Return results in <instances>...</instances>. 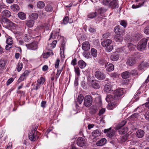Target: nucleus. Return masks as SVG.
<instances>
[{
    "label": "nucleus",
    "instance_id": "obj_1",
    "mask_svg": "<svg viewBox=\"0 0 149 149\" xmlns=\"http://www.w3.org/2000/svg\"><path fill=\"white\" fill-rule=\"evenodd\" d=\"M112 41L110 39H107L103 41L101 44L104 47H106V50L108 52H111L113 49V46L112 44Z\"/></svg>",
    "mask_w": 149,
    "mask_h": 149
},
{
    "label": "nucleus",
    "instance_id": "obj_2",
    "mask_svg": "<svg viewBox=\"0 0 149 149\" xmlns=\"http://www.w3.org/2000/svg\"><path fill=\"white\" fill-rule=\"evenodd\" d=\"M126 123V121L123 120L116 127V128L117 130H119L118 132L120 134H125L128 131L127 128L126 127H123Z\"/></svg>",
    "mask_w": 149,
    "mask_h": 149
},
{
    "label": "nucleus",
    "instance_id": "obj_3",
    "mask_svg": "<svg viewBox=\"0 0 149 149\" xmlns=\"http://www.w3.org/2000/svg\"><path fill=\"white\" fill-rule=\"evenodd\" d=\"M148 40L144 38L142 39L138 43L137 49L140 51L144 50L146 48Z\"/></svg>",
    "mask_w": 149,
    "mask_h": 149
},
{
    "label": "nucleus",
    "instance_id": "obj_4",
    "mask_svg": "<svg viewBox=\"0 0 149 149\" xmlns=\"http://www.w3.org/2000/svg\"><path fill=\"white\" fill-rule=\"evenodd\" d=\"M92 97L90 95L86 96L84 99V104L86 107H89L92 104Z\"/></svg>",
    "mask_w": 149,
    "mask_h": 149
},
{
    "label": "nucleus",
    "instance_id": "obj_5",
    "mask_svg": "<svg viewBox=\"0 0 149 149\" xmlns=\"http://www.w3.org/2000/svg\"><path fill=\"white\" fill-rule=\"evenodd\" d=\"M123 94V89L119 88L115 91L113 93L114 100H119L120 97Z\"/></svg>",
    "mask_w": 149,
    "mask_h": 149
},
{
    "label": "nucleus",
    "instance_id": "obj_6",
    "mask_svg": "<svg viewBox=\"0 0 149 149\" xmlns=\"http://www.w3.org/2000/svg\"><path fill=\"white\" fill-rule=\"evenodd\" d=\"M37 132L35 133L34 130H31L29 134V139L33 141H35L38 138V136H37Z\"/></svg>",
    "mask_w": 149,
    "mask_h": 149
},
{
    "label": "nucleus",
    "instance_id": "obj_7",
    "mask_svg": "<svg viewBox=\"0 0 149 149\" xmlns=\"http://www.w3.org/2000/svg\"><path fill=\"white\" fill-rule=\"evenodd\" d=\"M95 76L96 78L100 80L104 79L106 76L102 72L100 71H96L95 73Z\"/></svg>",
    "mask_w": 149,
    "mask_h": 149
},
{
    "label": "nucleus",
    "instance_id": "obj_8",
    "mask_svg": "<svg viewBox=\"0 0 149 149\" xmlns=\"http://www.w3.org/2000/svg\"><path fill=\"white\" fill-rule=\"evenodd\" d=\"M104 133H107V136L109 138H112L115 134L114 130H111V128L104 130Z\"/></svg>",
    "mask_w": 149,
    "mask_h": 149
},
{
    "label": "nucleus",
    "instance_id": "obj_9",
    "mask_svg": "<svg viewBox=\"0 0 149 149\" xmlns=\"http://www.w3.org/2000/svg\"><path fill=\"white\" fill-rule=\"evenodd\" d=\"M76 142L78 146L82 147L85 145L86 141L83 138L79 137L77 139Z\"/></svg>",
    "mask_w": 149,
    "mask_h": 149
},
{
    "label": "nucleus",
    "instance_id": "obj_10",
    "mask_svg": "<svg viewBox=\"0 0 149 149\" xmlns=\"http://www.w3.org/2000/svg\"><path fill=\"white\" fill-rule=\"evenodd\" d=\"M29 72L28 70H26L21 76L20 78L18 80V82L20 83L21 81H23L26 77L28 76L29 74Z\"/></svg>",
    "mask_w": 149,
    "mask_h": 149
},
{
    "label": "nucleus",
    "instance_id": "obj_11",
    "mask_svg": "<svg viewBox=\"0 0 149 149\" xmlns=\"http://www.w3.org/2000/svg\"><path fill=\"white\" fill-rule=\"evenodd\" d=\"M26 46L28 49L34 50L37 48V43L36 42H33L31 44L26 45Z\"/></svg>",
    "mask_w": 149,
    "mask_h": 149
},
{
    "label": "nucleus",
    "instance_id": "obj_12",
    "mask_svg": "<svg viewBox=\"0 0 149 149\" xmlns=\"http://www.w3.org/2000/svg\"><path fill=\"white\" fill-rule=\"evenodd\" d=\"M90 46L88 42L86 41L84 42L82 44V48L83 50L85 51H87L90 49Z\"/></svg>",
    "mask_w": 149,
    "mask_h": 149
},
{
    "label": "nucleus",
    "instance_id": "obj_13",
    "mask_svg": "<svg viewBox=\"0 0 149 149\" xmlns=\"http://www.w3.org/2000/svg\"><path fill=\"white\" fill-rule=\"evenodd\" d=\"M92 86L95 89H98L100 88V86L98 83V81L95 80H92L91 81Z\"/></svg>",
    "mask_w": 149,
    "mask_h": 149
},
{
    "label": "nucleus",
    "instance_id": "obj_14",
    "mask_svg": "<svg viewBox=\"0 0 149 149\" xmlns=\"http://www.w3.org/2000/svg\"><path fill=\"white\" fill-rule=\"evenodd\" d=\"M114 31L116 33L121 34H123L124 31V30L122 29L120 26H118L115 27Z\"/></svg>",
    "mask_w": 149,
    "mask_h": 149
},
{
    "label": "nucleus",
    "instance_id": "obj_15",
    "mask_svg": "<svg viewBox=\"0 0 149 149\" xmlns=\"http://www.w3.org/2000/svg\"><path fill=\"white\" fill-rule=\"evenodd\" d=\"M145 132L143 130H139L136 131V136L139 138H141L144 136Z\"/></svg>",
    "mask_w": 149,
    "mask_h": 149
},
{
    "label": "nucleus",
    "instance_id": "obj_16",
    "mask_svg": "<svg viewBox=\"0 0 149 149\" xmlns=\"http://www.w3.org/2000/svg\"><path fill=\"white\" fill-rule=\"evenodd\" d=\"M119 57V56L118 54L113 53L111 56L110 58L112 61H116L118 60Z\"/></svg>",
    "mask_w": 149,
    "mask_h": 149
},
{
    "label": "nucleus",
    "instance_id": "obj_17",
    "mask_svg": "<svg viewBox=\"0 0 149 149\" xmlns=\"http://www.w3.org/2000/svg\"><path fill=\"white\" fill-rule=\"evenodd\" d=\"M107 140L105 138H103L100 141L97 142L96 144L98 146H103L105 144Z\"/></svg>",
    "mask_w": 149,
    "mask_h": 149
},
{
    "label": "nucleus",
    "instance_id": "obj_18",
    "mask_svg": "<svg viewBox=\"0 0 149 149\" xmlns=\"http://www.w3.org/2000/svg\"><path fill=\"white\" fill-rule=\"evenodd\" d=\"M6 63L5 60L3 59L0 60V71H1L4 69Z\"/></svg>",
    "mask_w": 149,
    "mask_h": 149
},
{
    "label": "nucleus",
    "instance_id": "obj_19",
    "mask_svg": "<svg viewBox=\"0 0 149 149\" xmlns=\"http://www.w3.org/2000/svg\"><path fill=\"white\" fill-rule=\"evenodd\" d=\"M135 63V60L134 58L132 57H129L127 59V65L132 66Z\"/></svg>",
    "mask_w": 149,
    "mask_h": 149
},
{
    "label": "nucleus",
    "instance_id": "obj_20",
    "mask_svg": "<svg viewBox=\"0 0 149 149\" xmlns=\"http://www.w3.org/2000/svg\"><path fill=\"white\" fill-rule=\"evenodd\" d=\"M101 134V131L100 130H97L94 131L92 133V136L94 138H96L100 136Z\"/></svg>",
    "mask_w": 149,
    "mask_h": 149
},
{
    "label": "nucleus",
    "instance_id": "obj_21",
    "mask_svg": "<svg viewBox=\"0 0 149 149\" xmlns=\"http://www.w3.org/2000/svg\"><path fill=\"white\" fill-rule=\"evenodd\" d=\"M118 102H113L108 104V108L110 109H112L113 108L115 107L118 104Z\"/></svg>",
    "mask_w": 149,
    "mask_h": 149
},
{
    "label": "nucleus",
    "instance_id": "obj_22",
    "mask_svg": "<svg viewBox=\"0 0 149 149\" xmlns=\"http://www.w3.org/2000/svg\"><path fill=\"white\" fill-rule=\"evenodd\" d=\"M148 66L149 65L148 63L143 62L139 66L138 68L139 69L142 70Z\"/></svg>",
    "mask_w": 149,
    "mask_h": 149
},
{
    "label": "nucleus",
    "instance_id": "obj_23",
    "mask_svg": "<svg viewBox=\"0 0 149 149\" xmlns=\"http://www.w3.org/2000/svg\"><path fill=\"white\" fill-rule=\"evenodd\" d=\"M118 3L116 0H113L111 1L109 7H110L111 8H114L118 7Z\"/></svg>",
    "mask_w": 149,
    "mask_h": 149
},
{
    "label": "nucleus",
    "instance_id": "obj_24",
    "mask_svg": "<svg viewBox=\"0 0 149 149\" xmlns=\"http://www.w3.org/2000/svg\"><path fill=\"white\" fill-rule=\"evenodd\" d=\"M2 20L3 22L7 23L10 26H14V24L7 18L2 17Z\"/></svg>",
    "mask_w": 149,
    "mask_h": 149
},
{
    "label": "nucleus",
    "instance_id": "obj_25",
    "mask_svg": "<svg viewBox=\"0 0 149 149\" xmlns=\"http://www.w3.org/2000/svg\"><path fill=\"white\" fill-rule=\"evenodd\" d=\"M112 85L111 84L108 83L106 84L104 88V91L106 92H109L112 89Z\"/></svg>",
    "mask_w": 149,
    "mask_h": 149
},
{
    "label": "nucleus",
    "instance_id": "obj_26",
    "mask_svg": "<svg viewBox=\"0 0 149 149\" xmlns=\"http://www.w3.org/2000/svg\"><path fill=\"white\" fill-rule=\"evenodd\" d=\"M114 40L117 42H121L123 41L122 37L120 34H117L114 36Z\"/></svg>",
    "mask_w": 149,
    "mask_h": 149
},
{
    "label": "nucleus",
    "instance_id": "obj_27",
    "mask_svg": "<svg viewBox=\"0 0 149 149\" xmlns=\"http://www.w3.org/2000/svg\"><path fill=\"white\" fill-rule=\"evenodd\" d=\"M11 9L14 12H17L20 10V8L18 5L16 4H13L10 6Z\"/></svg>",
    "mask_w": 149,
    "mask_h": 149
},
{
    "label": "nucleus",
    "instance_id": "obj_28",
    "mask_svg": "<svg viewBox=\"0 0 149 149\" xmlns=\"http://www.w3.org/2000/svg\"><path fill=\"white\" fill-rule=\"evenodd\" d=\"M2 14L3 15L2 17H9L11 16L10 12L8 10H5L3 11L2 12Z\"/></svg>",
    "mask_w": 149,
    "mask_h": 149
},
{
    "label": "nucleus",
    "instance_id": "obj_29",
    "mask_svg": "<svg viewBox=\"0 0 149 149\" xmlns=\"http://www.w3.org/2000/svg\"><path fill=\"white\" fill-rule=\"evenodd\" d=\"M106 67H105L107 68V70L109 72L112 71L114 69V66L113 64L111 63H109L107 65V64L106 65Z\"/></svg>",
    "mask_w": 149,
    "mask_h": 149
},
{
    "label": "nucleus",
    "instance_id": "obj_30",
    "mask_svg": "<svg viewBox=\"0 0 149 149\" xmlns=\"http://www.w3.org/2000/svg\"><path fill=\"white\" fill-rule=\"evenodd\" d=\"M78 64L79 67L81 69L84 68L86 65V63L82 60L79 61Z\"/></svg>",
    "mask_w": 149,
    "mask_h": 149
},
{
    "label": "nucleus",
    "instance_id": "obj_31",
    "mask_svg": "<svg viewBox=\"0 0 149 149\" xmlns=\"http://www.w3.org/2000/svg\"><path fill=\"white\" fill-rule=\"evenodd\" d=\"M84 99V97L82 95H80L78 97L77 99V102L76 103V106H77L78 103L79 104H81L83 100Z\"/></svg>",
    "mask_w": 149,
    "mask_h": 149
},
{
    "label": "nucleus",
    "instance_id": "obj_32",
    "mask_svg": "<svg viewBox=\"0 0 149 149\" xmlns=\"http://www.w3.org/2000/svg\"><path fill=\"white\" fill-rule=\"evenodd\" d=\"M130 75V74L128 71H126L123 72L121 74V76L123 79H127L129 77Z\"/></svg>",
    "mask_w": 149,
    "mask_h": 149
},
{
    "label": "nucleus",
    "instance_id": "obj_33",
    "mask_svg": "<svg viewBox=\"0 0 149 149\" xmlns=\"http://www.w3.org/2000/svg\"><path fill=\"white\" fill-rule=\"evenodd\" d=\"M18 17L22 20H24L26 18V15L23 12H20L17 14Z\"/></svg>",
    "mask_w": 149,
    "mask_h": 149
},
{
    "label": "nucleus",
    "instance_id": "obj_34",
    "mask_svg": "<svg viewBox=\"0 0 149 149\" xmlns=\"http://www.w3.org/2000/svg\"><path fill=\"white\" fill-rule=\"evenodd\" d=\"M91 54L93 57H96L97 55V50L94 48H92L91 49Z\"/></svg>",
    "mask_w": 149,
    "mask_h": 149
},
{
    "label": "nucleus",
    "instance_id": "obj_35",
    "mask_svg": "<svg viewBox=\"0 0 149 149\" xmlns=\"http://www.w3.org/2000/svg\"><path fill=\"white\" fill-rule=\"evenodd\" d=\"M145 2V0H143V1L142 3H139L138 4L135 5L134 4L132 6V8H137L144 5V4Z\"/></svg>",
    "mask_w": 149,
    "mask_h": 149
},
{
    "label": "nucleus",
    "instance_id": "obj_36",
    "mask_svg": "<svg viewBox=\"0 0 149 149\" xmlns=\"http://www.w3.org/2000/svg\"><path fill=\"white\" fill-rule=\"evenodd\" d=\"M45 6V3L42 1H39L38 2L37 4V7L40 9L42 8Z\"/></svg>",
    "mask_w": 149,
    "mask_h": 149
},
{
    "label": "nucleus",
    "instance_id": "obj_37",
    "mask_svg": "<svg viewBox=\"0 0 149 149\" xmlns=\"http://www.w3.org/2000/svg\"><path fill=\"white\" fill-rule=\"evenodd\" d=\"M34 21L33 20L28 21L26 22V25L29 27H31L33 26Z\"/></svg>",
    "mask_w": 149,
    "mask_h": 149
},
{
    "label": "nucleus",
    "instance_id": "obj_38",
    "mask_svg": "<svg viewBox=\"0 0 149 149\" xmlns=\"http://www.w3.org/2000/svg\"><path fill=\"white\" fill-rule=\"evenodd\" d=\"M45 9L46 11L49 12H52L53 10V7L50 5H47Z\"/></svg>",
    "mask_w": 149,
    "mask_h": 149
},
{
    "label": "nucleus",
    "instance_id": "obj_39",
    "mask_svg": "<svg viewBox=\"0 0 149 149\" xmlns=\"http://www.w3.org/2000/svg\"><path fill=\"white\" fill-rule=\"evenodd\" d=\"M45 82V79L42 77H40L37 80V82L38 84H39V86H40V85H42Z\"/></svg>",
    "mask_w": 149,
    "mask_h": 149
},
{
    "label": "nucleus",
    "instance_id": "obj_40",
    "mask_svg": "<svg viewBox=\"0 0 149 149\" xmlns=\"http://www.w3.org/2000/svg\"><path fill=\"white\" fill-rule=\"evenodd\" d=\"M53 53L52 51L49 52H47V53H45L43 54V58H47L50 55H53Z\"/></svg>",
    "mask_w": 149,
    "mask_h": 149
},
{
    "label": "nucleus",
    "instance_id": "obj_41",
    "mask_svg": "<svg viewBox=\"0 0 149 149\" xmlns=\"http://www.w3.org/2000/svg\"><path fill=\"white\" fill-rule=\"evenodd\" d=\"M38 17V14L36 13H32L30 15V18L32 20H33L34 19H37Z\"/></svg>",
    "mask_w": 149,
    "mask_h": 149
},
{
    "label": "nucleus",
    "instance_id": "obj_42",
    "mask_svg": "<svg viewBox=\"0 0 149 149\" xmlns=\"http://www.w3.org/2000/svg\"><path fill=\"white\" fill-rule=\"evenodd\" d=\"M127 47L129 49L130 51H132L135 49L136 47V46L133 44L130 43L127 45Z\"/></svg>",
    "mask_w": 149,
    "mask_h": 149
},
{
    "label": "nucleus",
    "instance_id": "obj_43",
    "mask_svg": "<svg viewBox=\"0 0 149 149\" xmlns=\"http://www.w3.org/2000/svg\"><path fill=\"white\" fill-rule=\"evenodd\" d=\"M97 14L96 12L91 13L88 15V17L91 19L93 18L96 16Z\"/></svg>",
    "mask_w": 149,
    "mask_h": 149
},
{
    "label": "nucleus",
    "instance_id": "obj_44",
    "mask_svg": "<svg viewBox=\"0 0 149 149\" xmlns=\"http://www.w3.org/2000/svg\"><path fill=\"white\" fill-rule=\"evenodd\" d=\"M111 1V0H103L102 3L104 5L109 7Z\"/></svg>",
    "mask_w": 149,
    "mask_h": 149
},
{
    "label": "nucleus",
    "instance_id": "obj_45",
    "mask_svg": "<svg viewBox=\"0 0 149 149\" xmlns=\"http://www.w3.org/2000/svg\"><path fill=\"white\" fill-rule=\"evenodd\" d=\"M106 11L107 9L106 8H101L98 10V12L99 13L102 14L105 12Z\"/></svg>",
    "mask_w": 149,
    "mask_h": 149
},
{
    "label": "nucleus",
    "instance_id": "obj_46",
    "mask_svg": "<svg viewBox=\"0 0 149 149\" xmlns=\"http://www.w3.org/2000/svg\"><path fill=\"white\" fill-rule=\"evenodd\" d=\"M6 43L7 44H10L12 45L13 43V41L11 37H9V38L7 39Z\"/></svg>",
    "mask_w": 149,
    "mask_h": 149
},
{
    "label": "nucleus",
    "instance_id": "obj_47",
    "mask_svg": "<svg viewBox=\"0 0 149 149\" xmlns=\"http://www.w3.org/2000/svg\"><path fill=\"white\" fill-rule=\"evenodd\" d=\"M98 111L97 108L96 107H94L92 108L91 110V113L92 114L95 113Z\"/></svg>",
    "mask_w": 149,
    "mask_h": 149
},
{
    "label": "nucleus",
    "instance_id": "obj_48",
    "mask_svg": "<svg viewBox=\"0 0 149 149\" xmlns=\"http://www.w3.org/2000/svg\"><path fill=\"white\" fill-rule=\"evenodd\" d=\"M116 51L117 52H126V51L125 50V49L124 47L118 48L117 49Z\"/></svg>",
    "mask_w": 149,
    "mask_h": 149
},
{
    "label": "nucleus",
    "instance_id": "obj_49",
    "mask_svg": "<svg viewBox=\"0 0 149 149\" xmlns=\"http://www.w3.org/2000/svg\"><path fill=\"white\" fill-rule=\"evenodd\" d=\"M120 24L123 26L124 28H125L127 26V23L124 20H122L121 21Z\"/></svg>",
    "mask_w": 149,
    "mask_h": 149
},
{
    "label": "nucleus",
    "instance_id": "obj_50",
    "mask_svg": "<svg viewBox=\"0 0 149 149\" xmlns=\"http://www.w3.org/2000/svg\"><path fill=\"white\" fill-rule=\"evenodd\" d=\"M74 71L79 76L80 75V70L79 68L76 67L74 68Z\"/></svg>",
    "mask_w": 149,
    "mask_h": 149
},
{
    "label": "nucleus",
    "instance_id": "obj_51",
    "mask_svg": "<svg viewBox=\"0 0 149 149\" xmlns=\"http://www.w3.org/2000/svg\"><path fill=\"white\" fill-rule=\"evenodd\" d=\"M130 73V75L132 74L134 76L138 75L137 71L134 70H132Z\"/></svg>",
    "mask_w": 149,
    "mask_h": 149
},
{
    "label": "nucleus",
    "instance_id": "obj_52",
    "mask_svg": "<svg viewBox=\"0 0 149 149\" xmlns=\"http://www.w3.org/2000/svg\"><path fill=\"white\" fill-rule=\"evenodd\" d=\"M17 70L18 72H19L22 69V63H19L17 66Z\"/></svg>",
    "mask_w": 149,
    "mask_h": 149
},
{
    "label": "nucleus",
    "instance_id": "obj_53",
    "mask_svg": "<svg viewBox=\"0 0 149 149\" xmlns=\"http://www.w3.org/2000/svg\"><path fill=\"white\" fill-rule=\"evenodd\" d=\"M144 32L146 34L149 35V26H147L145 28Z\"/></svg>",
    "mask_w": 149,
    "mask_h": 149
},
{
    "label": "nucleus",
    "instance_id": "obj_54",
    "mask_svg": "<svg viewBox=\"0 0 149 149\" xmlns=\"http://www.w3.org/2000/svg\"><path fill=\"white\" fill-rule=\"evenodd\" d=\"M127 135H125L123 136L121 138V141L123 142H125L127 139Z\"/></svg>",
    "mask_w": 149,
    "mask_h": 149
},
{
    "label": "nucleus",
    "instance_id": "obj_55",
    "mask_svg": "<svg viewBox=\"0 0 149 149\" xmlns=\"http://www.w3.org/2000/svg\"><path fill=\"white\" fill-rule=\"evenodd\" d=\"M13 80L14 79L13 78H10L8 79L6 83L7 85H9L12 82Z\"/></svg>",
    "mask_w": 149,
    "mask_h": 149
},
{
    "label": "nucleus",
    "instance_id": "obj_56",
    "mask_svg": "<svg viewBox=\"0 0 149 149\" xmlns=\"http://www.w3.org/2000/svg\"><path fill=\"white\" fill-rule=\"evenodd\" d=\"M68 20L69 19L68 17L67 16L65 17L63 19V24H66L68 21Z\"/></svg>",
    "mask_w": 149,
    "mask_h": 149
},
{
    "label": "nucleus",
    "instance_id": "obj_57",
    "mask_svg": "<svg viewBox=\"0 0 149 149\" xmlns=\"http://www.w3.org/2000/svg\"><path fill=\"white\" fill-rule=\"evenodd\" d=\"M89 31L91 33H94L96 32V30L95 29L91 27H90L89 29Z\"/></svg>",
    "mask_w": 149,
    "mask_h": 149
},
{
    "label": "nucleus",
    "instance_id": "obj_58",
    "mask_svg": "<svg viewBox=\"0 0 149 149\" xmlns=\"http://www.w3.org/2000/svg\"><path fill=\"white\" fill-rule=\"evenodd\" d=\"M110 35V34L109 33H106L103 35V38H107Z\"/></svg>",
    "mask_w": 149,
    "mask_h": 149
},
{
    "label": "nucleus",
    "instance_id": "obj_59",
    "mask_svg": "<svg viewBox=\"0 0 149 149\" xmlns=\"http://www.w3.org/2000/svg\"><path fill=\"white\" fill-rule=\"evenodd\" d=\"M105 109H100L99 112L98 113V115L99 116H100L101 115L103 114L105 112Z\"/></svg>",
    "mask_w": 149,
    "mask_h": 149
},
{
    "label": "nucleus",
    "instance_id": "obj_60",
    "mask_svg": "<svg viewBox=\"0 0 149 149\" xmlns=\"http://www.w3.org/2000/svg\"><path fill=\"white\" fill-rule=\"evenodd\" d=\"M12 47V45H11L10 44H7V45L6 46L5 49L6 50H9Z\"/></svg>",
    "mask_w": 149,
    "mask_h": 149
},
{
    "label": "nucleus",
    "instance_id": "obj_61",
    "mask_svg": "<svg viewBox=\"0 0 149 149\" xmlns=\"http://www.w3.org/2000/svg\"><path fill=\"white\" fill-rule=\"evenodd\" d=\"M71 64L74 66L77 64V59L76 58H74L72 60L71 62Z\"/></svg>",
    "mask_w": 149,
    "mask_h": 149
},
{
    "label": "nucleus",
    "instance_id": "obj_62",
    "mask_svg": "<svg viewBox=\"0 0 149 149\" xmlns=\"http://www.w3.org/2000/svg\"><path fill=\"white\" fill-rule=\"evenodd\" d=\"M56 43L57 41L56 40L53 41L52 43L51 44V45L52 48H54L56 46Z\"/></svg>",
    "mask_w": 149,
    "mask_h": 149
},
{
    "label": "nucleus",
    "instance_id": "obj_63",
    "mask_svg": "<svg viewBox=\"0 0 149 149\" xmlns=\"http://www.w3.org/2000/svg\"><path fill=\"white\" fill-rule=\"evenodd\" d=\"M145 118L147 120H149V112H146L145 115Z\"/></svg>",
    "mask_w": 149,
    "mask_h": 149
},
{
    "label": "nucleus",
    "instance_id": "obj_64",
    "mask_svg": "<svg viewBox=\"0 0 149 149\" xmlns=\"http://www.w3.org/2000/svg\"><path fill=\"white\" fill-rule=\"evenodd\" d=\"M139 116V114L138 113H134L131 116V117L132 118H137Z\"/></svg>",
    "mask_w": 149,
    "mask_h": 149
}]
</instances>
